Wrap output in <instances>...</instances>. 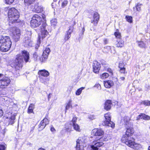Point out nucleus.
Returning <instances> with one entry per match:
<instances>
[{
    "mask_svg": "<svg viewBox=\"0 0 150 150\" xmlns=\"http://www.w3.org/2000/svg\"><path fill=\"white\" fill-rule=\"evenodd\" d=\"M22 54L23 56L20 54L18 55L17 56L15 60L16 68L18 69L21 68L22 67V64L23 62V57L26 62L29 61V53L25 50H23L22 51Z\"/></svg>",
    "mask_w": 150,
    "mask_h": 150,
    "instance_id": "obj_1",
    "label": "nucleus"
},
{
    "mask_svg": "<svg viewBox=\"0 0 150 150\" xmlns=\"http://www.w3.org/2000/svg\"><path fill=\"white\" fill-rule=\"evenodd\" d=\"M12 42L8 36H2L0 39V49L3 52H6L10 49Z\"/></svg>",
    "mask_w": 150,
    "mask_h": 150,
    "instance_id": "obj_2",
    "label": "nucleus"
},
{
    "mask_svg": "<svg viewBox=\"0 0 150 150\" xmlns=\"http://www.w3.org/2000/svg\"><path fill=\"white\" fill-rule=\"evenodd\" d=\"M19 16V13L15 8H12L9 10L8 17L9 23L19 22L20 20L18 19Z\"/></svg>",
    "mask_w": 150,
    "mask_h": 150,
    "instance_id": "obj_3",
    "label": "nucleus"
},
{
    "mask_svg": "<svg viewBox=\"0 0 150 150\" xmlns=\"http://www.w3.org/2000/svg\"><path fill=\"white\" fill-rule=\"evenodd\" d=\"M122 142L129 147L134 149H138L140 147V145L136 143L134 139L132 137H122Z\"/></svg>",
    "mask_w": 150,
    "mask_h": 150,
    "instance_id": "obj_4",
    "label": "nucleus"
},
{
    "mask_svg": "<svg viewBox=\"0 0 150 150\" xmlns=\"http://www.w3.org/2000/svg\"><path fill=\"white\" fill-rule=\"evenodd\" d=\"M47 26V25L46 23V22L43 21L41 27L40 35L38 38V44L37 46L35 47L36 48H38L39 46V45L40 44L41 41V38L42 39H44L47 36L48 34V32L46 29Z\"/></svg>",
    "mask_w": 150,
    "mask_h": 150,
    "instance_id": "obj_5",
    "label": "nucleus"
},
{
    "mask_svg": "<svg viewBox=\"0 0 150 150\" xmlns=\"http://www.w3.org/2000/svg\"><path fill=\"white\" fill-rule=\"evenodd\" d=\"M42 23L41 17L39 15H34L33 17L30 21V25L33 28L39 26Z\"/></svg>",
    "mask_w": 150,
    "mask_h": 150,
    "instance_id": "obj_6",
    "label": "nucleus"
},
{
    "mask_svg": "<svg viewBox=\"0 0 150 150\" xmlns=\"http://www.w3.org/2000/svg\"><path fill=\"white\" fill-rule=\"evenodd\" d=\"M10 31L11 32V36L12 38L15 42L19 40L21 35V32L20 29L15 27L12 28Z\"/></svg>",
    "mask_w": 150,
    "mask_h": 150,
    "instance_id": "obj_7",
    "label": "nucleus"
},
{
    "mask_svg": "<svg viewBox=\"0 0 150 150\" xmlns=\"http://www.w3.org/2000/svg\"><path fill=\"white\" fill-rule=\"evenodd\" d=\"M105 120L103 123V125L106 126L111 127L112 128L115 127V124L112 121H111V116L109 113H106L104 116Z\"/></svg>",
    "mask_w": 150,
    "mask_h": 150,
    "instance_id": "obj_8",
    "label": "nucleus"
},
{
    "mask_svg": "<svg viewBox=\"0 0 150 150\" xmlns=\"http://www.w3.org/2000/svg\"><path fill=\"white\" fill-rule=\"evenodd\" d=\"M86 140L85 137L79 138L76 141V150H80L86 146Z\"/></svg>",
    "mask_w": 150,
    "mask_h": 150,
    "instance_id": "obj_9",
    "label": "nucleus"
},
{
    "mask_svg": "<svg viewBox=\"0 0 150 150\" xmlns=\"http://www.w3.org/2000/svg\"><path fill=\"white\" fill-rule=\"evenodd\" d=\"M104 145V143L100 142L99 140L93 141L92 144L90 146L92 150H98L99 147L102 146Z\"/></svg>",
    "mask_w": 150,
    "mask_h": 150,
    "instance_id": "obj_10",
    "label": "nucleus"
},
{
    "mask_svg": "<svg viewBox=\"0 0 150 150\" xmlns=\"http://www.w3.org/2000/svg\"><path fill=\"white\" fill-rule=\"evenodd\" d=\"M10 82V79L7 77L0 80V88L3 89L6 88L9 84Z\"/></svg>",
    "mask_w": 150,
    "mask_h": 150,
    "instance_id": "obj_11",
    "label": "nucleus"
},
{
    "mask_svg": "<svg viewBox=\"0 0 150 150\" xmlns=\"http://www.w3.org/2000/svg\"><path fill=\"white\" fill-rule=\"evenodd\" d=\"M50 50L49 48H46L43 52L42 57L40 58V61L42 62H45L47 59Z\"/></svg>",
    "mask_w": 150,
    "mask_h": 150,
    "instance_id": "obj_12",
    "label": "nucleus"
},
{
    "mask_svg": "<svg viewBox=\"0 0 150 150\" xmlns=\"http://www.w3.org/2000/svg\"><path fill=\"white\" fill-rule=\"evenodd\" d=\"M32 8H33V11L38 13H40L43 11L42 6L38 3L36 4L34 6H32Z\"/></svg>",
    "mask_w": 150,
    "mask_h": 150,
    "instance_id": "obj_13",
    "label": "nucleus"
},
{
    "mask_svg": "<svg viewBox=\"0 0 150 150\" xmlns=\"http://www.w3.org/2000/svg\"><path fill=\"white\" fill-rule=\"evenodd\" d=\"M132 126L131 127L127 128L125 134L123 137H130L133 135L134 132L132 125Z\"/></svg>",
    "mask_w": 150,
    "mask_h": 150,
    "instance_id": "obj_14",
    "label": "nucleus"
},
{
    "mask_svg": "<svg viewBox=\"0 0 150 150\" xmlns=\"http://www.w3.org/2000/svg\"><path fill=\"white\" fill-rule=\"evenodd\" d=\"M93 71L96 73H98L100 68V64L97 61H94L93 63Z\"/></svg>",
    "mask_w": 150,
    "mask_h": 150,
    "instance_id": "obj_15",
    "label": "nucleus"
},
{
    "mask_svg": "<svg viewBox=\"0 0 150 150\" xmlns=\"http://www.w3.org/2000/svg\"><path fill=\"white\" fill-rule=\"evenodd\" d=\"M23 42L24 46L26 47H29L32 46V42H31L30 37H25L23 40Z\"/></svg>",
    "mask_w": 150,
    "mask_h": 150,
    "instance_id": "obj_16",
    "label": "nucleus"
},
{
    "mask_svg": "<svg viewBox=\"0 0 150 150\" xmlns=\"http://www.w3.org/2000/svg\"><path fill=\"white\" fill-rule=\"evenodd\" d=\"M49 123V120L46 118H45L40 122V124L39 125V128L40 130L43 129Z\"/></svg>",
    "mask_w": 150,
    "mask_h": 150,
    "instance_id": "obj_17",
    "label": "nucleus"
},
{
    "mask_svg": "<svg viewBox=\"0 0 150 150\" xmlns=\"http://www.w3.org/2000/svg\"><path fill=\"white\" fill-rule=\"evenodd\" d=\"M99 15L97 12H95L93 16V20H91V23L94 25H96L99 19Z\"/></svg>",
    "mask_w": 150,
    "mask_h": 150,
    "instance_id": "obj_18",
    "label": "nucleus"
},
{
    "mask_svg": "<svg viewBox=\"0 0 150 150\" xmlns=\"http://www.w3.org/2000/svg\"><path fill=\"white\" fill-rule=\"evenodd\" d=\"M92 134L95 136H101L104 134L103 131L100 129H95L92 132Z\"/></svg>",
    "mask_w": 150,
    "mask_h": 150,
    "instance_id": "obj_19",
    "label": "nucleus"
},
{
    "mask_svg": "<svg viewBox=\"0 0 150 150\" xmlns=\"http://www.w3.org/2000/svg\"><path fill=\"white\" fill-rule=\"evenodd\" d=\"M38 74L39 75V78L41 77V76L44 77H47L50 75L49 72L45 69L39 70L38 72Z\"/></svg>",
    "mask_w": 150,
    "mask_h": 150,
    "instance_id": "obj_20",
    "label": "nucleus"
},
{
    "mask_svg": "<svg viewBox=\"0 0 150 150\" xmlns=\"http://www.w3.org/2000/svg\"><path fill=\"white\" fill-rule=\"evenodd\" d=\"M104 86L107 88H110L113 86L114 83L113 81L110 80H108L104 82Z\"/></svg>",
    "mask_w": 150,
    "mask_h": 150,
    "instance_id": "obj_21",
    "label": "nucleus"
},
{
    "mask_svg": "<svg viewBox=\"0 0 150 150\" xmlns=\"http://www.w3.org/2000/svg\"><path fill=\"white\" fill-rule=\"evenodd\" d=\"M40 82L45 85H47L49 83L50 79L47 77H40Z\"/></svg>",
    "mask_w": 150,
    "mask_h": 150,
    "instance_id": "obj_22",
    "label": "nucleus"
},
{
    "mask_svg": "<svg viewBox=\"0 0 150 150\" xmlns=\"http://www.w3.org/2000/svg\"><path fill=\"white\" fill-rule=\"evenodd\" d=\"M111 104L112 103L111 100H107L105 103V109L107 110H109L111 108Z\"/></svg>",
    "mask_w": 150,
    "mask_h": 150,
    "instance_id": "obj_23",
    "label": "nucleus"
},
{
    "mask_svg": "<svg viewBox=\"0 0 150 150\" xmlns=\"http://www.w3.org/2000/svg\"><path fill=\"white\" fill-rule=\"evenodd\" d=\"M117 42L116 46L117 47H122L124 46L125 45L124 41L121 39L117 40Z\"/></svg>",
    "mask_w": 150,
    "mask_h": 150,
    "instance_id": "obj_24",
    "label": "nucleus"
},
{
    "mask_svg": "<svg viewBox=\"0 0 150 150\" xmlns=\"http://www.w3.org/2000/svg\"><path fill=\"white\" fill-rule=\"evenodd\" d=\"M73 31L72 28H70L67 32V34L66 35L65 37V40H68L71 37V34Z\"/></svg>",
    "mask_w": 150,
    "mask_h": 150,
    "instance_id": "obj_25",
    "label": "nucleus"
},
{
    "mask_svg": "<svg viewBox=\"0 0 150 150\" xmlns=\"http://www.w3.org/2000/svg\"><path fill=\"white\" fill-rule=\"evenodd\" d=\"M9 124L12 125L14 122V120L15 118V115L13 114L11 116V117H9Z\"/></svg>",
    "mask_w": 150,
    "mask_h": 150,
    "instance_id": "obj_26",
    "label": "nucleus"
},
{
    "mask_svg": "<svg viewBox=\"0 0 150 150\" xmlns=\"http://www.w3.org/2000/svg\"><path fill=\"white\" fill-rule=\"evenodd\" d=\"M35 105L33 104H31L28 108V113H33V110L34 108Z\"/></svg>",
    "mask_w": 150,
    "mask_h": 150,
    "instance_id": "obj_27",
    "label": "nucleus"
},
{
    "mask_svg": "<svg viewBox=\"0 0 150 150\" xmlns=\"http://www.w3.org/2000/svg\"><path fill=\"white\" fill-rule=\"evenodd\" d=\"M139 117H141V119L148 120H150V117L144 114H141L139 115Z\"/></svg>",
    "mask_w": 150,
    "mask_h": 150,
    "instance_id": "obj_28",
    "label": "nucleus"
},
{
    "mask_svg": "<svg viewBox=\"0 0 150 150\" xmlns=\"http://www.w3.org/2000/svg\"><path fill=\"white\" fill-rule=\"evenodd\" d=\"M114 35L117 38L121 39V33L118 30H117L115 33Z\"/></svg>",
    "mask_w": 150,
    "mask_h": 150,
    "instance_id": "obj_29",
    "label": "nucleus"
},
{
    "mask_svg": "<svg viewBox=\"0 0 150 150\" xmlns=\"http://www.w3.org/2000/svg\"><path fill=\"white\" fill-rule=\"evenodd\" d=\"M72 125L74 129L77 132H80L81 130L80 129V127L77 124H74V125Z\"/></svg>",
    "mask_w": 150,
    "mask_h": 150,
    "instance_id": "obj_30",
    "label": "nucleus"
},
{
    "mask_svg": "<svg viewBox=\"0 0 150 150\" xmlns=\"http://www.w3.org/2000/svg\"><path fill=\"white\" fill-rule=\"evenodd\" d=\"M138 44L139 46L142 48H145L146 47V44L142 41H138Z\"/></svg>",
    "mask_w": 150,
    "mask_h": 150,
    "instance_id": "obj_31",
    "label": "nucleus"
},
{
    "mask_svg": "<svg viewBox=\"0 0 150 150\" xmlns=\"http://www.w3.org/2000/svg\"><path fill=\"white\" fill-rule=\"evenodd\" d=\"M85 88L84 87H82L78 89L76 92V94L77 96L79 95L81 93L82 90Z\"/></svg>",
    "mask_w": 150,
    "mask_h": 150,
    "instance_id": "obj_32",
    "label": "nucleus"
},
{
    "mask_svg": "<svg viewBox=\"0 0 150 150\" xmlns=\"http://www.w3.org/2000/svg\"><path fill=\"white\" fill-rule=\"evenodd\" d=\"M109 76L108 74L105 73L101 74L100 76V77L102 79H104L108 78Z\"/></svg>",
    "mask_w": 150,
    "mask_h": 150,
    "instance_id": "obj_33",
    "label": "nucleus"
},
{
    "mask_svg": "<svg viewBox=\"0 0 150 150\" xmlns=\"http://www.w3.org/2000/svg\"><path fill=\"white\" fill-rule=\"evenodd\" d=\"M68 1L67 0H64L63 1L61 4V7L62 8L65 7L68 4Z\"/></svg>",
    "mask_w": 150,
    "mask_h": 150,
    "instance_id": "obj_34",
    "label": "nucleus"
},
{
    "mask_svg": "<svg viewBox=\"0 0 150 150\" xmlns=\"http://www.w3.org/2000/svg\"><path fill=\"white\" fill-rule=\"evenodd\" d=\"M51 25L53 27L55 26L57 23V20L56 19H54L51 21Z\"/></svg>",
    "mask_w": 150,
    "mask_h": 150,
    "instance_id": "obj_35",
    "label": "nucleus"
},
{
    "mask_svg": "<svg viewBox=\"0 0 150 150\" xmlns=\"http://www.w3.org/2000/svg\"><path fill=\"white\" fill-rule=\"evenodd\" d=\"M141 104L145 106H149L150 105V101L148 100L143 101L141 102Z\"/></svg>",
    "mask_w": 150,
    "mask_h": 150,
    "instance_id": "obj_36",
    "label": "nucleus"
},
{
    "mask_svg": "<svg viewBox=\"0 0 150 150\" xmlns=\"http://www.w3.org/2000/svg\"><path fill=\"white\" fill-rule=\"evenodd\" d=\"M70 107H72L71 105V100H69L68 103L67 104L66 107V110L68 109ZM65 112H66V111Z\"/></svg>",
    "mask_w": 150,
    "mask_h": 150,
    "instance_id": "obj_37",
    "label": "nucleus"
},
{
    "mask_svg": "<svg viewBox=\"0 0 150 150\" xmlns=\"http://www.w3.org/2000/svg\"><path fill=\"white\" fill-rule=\"evenodd\" d=\"M126 20L128 22L131 23L132 21V17L128 16H126L125 17Z\"/></svg>",
    "mask_w": 150,
    "mask_h": 150,
    "instance_id": "obj_38",
    "label": "nucleus"
},
{
    "mask_svg": "<svg viewBox=\"0 0 150 150\" xmlns=\"http://www.w3.org/2000/svg\"><path fill=\"white\" fill-rule=\"evenodd\" d=\"M142 4H138L136 6V10L137 11H140L141 10Z\"/></svg>",
    "mask_w": 150,
    "mask_h": 150,
    "instance_id": "obj_39",
    "label": "nucleus"
},
{
    "mask_svg": "<svg viewBox=\"0 0 150 150\" xmlns=\"http://www.w3.org/2000/svg\"><path fill=\"white\" fill-rule=\"evenodd\" d=\"M2 99L4 100L3 101H4L5 102V103H8V104H9V99L7 97H2Z\"/></svg>",
    "mask_w": 150,
    "mask_h": 150,
    "instance_id": "obj_40",
    "label": "nucleus"
},
{
    "mask_svg": "<svg viewBox=\"0 0 150 150\" xmlns=\"http://www.w3.org/2000/svg\"><path fill=\"white\" fill-rule=\"evenodd\" d=\"M35 0H24L25 3L27 4L28 5H30Z\"/></svg>",
    "mask_w": 150,
    "mask_h": 150,
    "instance_id": "obj_41",
    "label": "nucleus"
},
{
    "mask_svg": "<svg viewBox=\"0 0 150 150\" xmlns=\"http://www.w3.org/2000/svg\"><path fill=\"white\" fill-rule=\"evenodd\" d=\"M77 120V118L76 117H74L72 119L71 122L72 124H71V125H74V124H77L76 123V122Z\"/></svg>",
    "mask_w": 150,
    "mask_h": 150,
    "instance_id": "obj_42",
    "label": "nucleus"
},
{
    "mask_svg": "<svg viewBox=\"0 0 150 150\" xmlns=\"http://www.w3.org/2000/svg\"><path fill=\"white\" fill-rule=\"evenodd\" d=\"M124 121L126 123V124L127 125L129 120V118L128 117H124Z\"/></svg>",
    "mask_w": 150,
    "mask_h": 150,
    "instance_id": "obj_43",
    "label": "nucleus"
},
{
    "mask_svg": "<svg viewBox=\"0 0 150 150\" xmlns=\"http://www.w3.org/2000/svg\"><path fill=\"white\" fill-rule=\"evenodd\" d=\"M125 69L124 68H120V72L121 73L125 74Z\"/></svg>",
    "mask_w": 150,
    "mask_h": 150,
    "instance_id": "obj_44",
    "label": "nucleus"
},
{
    "mask_svg": "<svg viewBox=\"0 0 150 150\" xmlns=\"http://www.w3.org/2000/svg\"><path fill=\"white\" fill-rule=\"evenodd\" d=\"M124 63H120L119 64V67L120 68H122L124 67Z\"/></svg>",
    "mask_w": 150,
    "mask_h": 150,
    "instance_id": "obj_45",
    "label": "nucleus"
},
{
    "mask_svg": "<svg viewBox=\"0 0 150 150\" xmlns=\"http://www.w3.org/2000/svg\"><path fill=\"white\" fill-rule=\"evenodd\" d=\"M107 71L110 73V75H112V71L111 69L109 68H108L107 69Z\"/></svg>",
    "mask_w": 150,
    "mask_h": 150,
    "instance_id": "obj_46",
    "label": "nucleus"
},
{
    "mask_svg": "<svg viewBox=\"0 0 150 150\" xmlns=\"http://www.w3.org/2000/svg\"><path fill=\"white\" fill-rule=\"evenodd\" d=\"M89 118L91 120L94 119L95 118V116L93 115H90L88 116Z\"/></svg>",
    "mask_w": 150,
    "mask_h": 150,
    "instance_id": "obj_47",
    "label": "nucleus"
},
{
    "mask_svg": "<svg viewBox=\"0 0 150 150\" xmlns=\"http://www.w3.org/2000/svg\"><path fill=\"white\" fill-rule=\"evenodd\" d=\"M95 87L97 88L98 89H101L100 85L99 84H96L95 86Z\"/></svg>",
    "mask_w": 150,
    "mask_h": 150,
    "instance_id": "obj_48",
    "label": "nucleus"
},
{
    "mask_svg": "<svg viewBox=\"0 0 150 150\" xmlns=\"http://www.w3.org/2000/svg\"><path fill=\"white\" fill-rule=\"evenodd\" d=\"M5 146L4 145H0V150H5Z\"/></svg>",
    "mask_w": 150,
    "mask_h": 150,
    "instance_id": "obj_49",
    "label": "nucleus"
},
{
    "mask_svg": "<svg viewBox=\"0 0 150 150\" xmlns=\"http://www.w3.org/2000/svg\"><path fill=\"white\" fill-rule=\"evenodd\" d=\"M3 112L1 108L0 107V117L3 116Z\"/></svg>",
    "mask_w": 150,
    "mask_h": 150,
    "instance_id": "obj_50",
    "label": "nucleus"
},
{
    "mask_svg": "<svg viewBox=\"0 0 150 150\" xmlns=\"http://www.w3.org/2000/svg\"><path fill=\"white\" fill-rule=\"evenodd\" d=\"M33 57L35 59H37L38 57V55L36 54V53H35L33 54Z\"/></svg>",
    "mask_w": 150,
    "mask_h": 150,
    "instance_id": "obj_51",
    "label": "nucleus"
},
{
    "mask_svg": "<svg viewBox=\"0 0 150 150\" xmlns=\"http://www.w3.org/2000/svg\"><path fill=\"white\" fill-rule=\"evenodd\" d=\"M4 95L5 94L4 93L3 91H0V96H4Z\"/></svg>",
    "mask_w": 150,
    "mask_h": 150,
    "instance_id": "obj_52",
    "label": "nucleus"
},
{
    "mask_svg": "<svg viewBox=\"0 0 150 150\" xmlns=\"http://www.w3.org/2000/svg\"><path fill=\"white\" fill-rule=\"evenodd\" d=\"M51 131L52 132H54L55 131V130L53 127H51L50 129Z\"/></svg>",
    "mask_w": 150,
    "mask_h": 150,
    "instance_id": "obj_53",
    "label": "nucleus"
},
{
    "mask_svg": "<svg viewBox=\"0 0 150 150\" xmlns=\"http://www.w3.org/2000/svg\"><path fill=\"white\" fill-rule=\"evenodd\" d=\"M105 49H107L108 50H110L111 49V47L110 46H107L105 48Z\"/></svg>",
    "mask_w": 150,
    "mask_h": 150,
    "instance_id": "obj_54",
    "label": "nucleus"
},
{
    "mask_svg": "<svg viewBox=\"0 0 150 150\" xmlns=\"http://www.w3.org/2000/svg\"><path fill=\"white\" fill-rule=\"evenodd\" d=\"M120 80L124 81L125 79V78L124 77H120Z\"/></svg>",
    "mask_w": 150,
    "mask_h": 150,
    "instance_id": "obj_55",
    "label": "nucleus"
},
{
    "mask_svg": "<svg viewBox=\"0 0 150 150\" xmlns=\"http://www.w3.org/2000/svg\"><path fill=\"white\" fill-rule=\"evenodd\" d=\"M71 128H66V130L68 132H70L71 131Z\"/></svg>",
    "mask_w": 150,
    "mask_h": 150,
    "instance_id": "obj_56",
    "label": "nucleus"
},
{
    "mask_svg": "<svg viewBox=\"0 0 150 150\" xmlns=\"http://www.w3.org/2000/svg\"><path fill=\"white\" fill-rule=\"evenodd\" d=\"M107 40L106 39H105L104 40V42L105 43V44L107 43Z\"/></svg>",
    "mask_w": 150,
    "mask_h": 150,
    "instance_id": "obj_57",
    "label": "nucleus"
},
{
    "mask_svg": "<svg viewBox=\"0 0 150 150\" xmlns=\"http://www.w3.org/2000/svg\"><path fill=\"white\" fill-rule=\"evenodd\" d=\"M140 119H141V117H139V115L137 117V120H139Z\"/></svg>",
    "mask_w": 150,
    "mask_h": 150,
    "instance_id": "obj_58",
    "label": "nucleus"
},
{
    "mask_svg": "<svg viewBox=\"0 0 150 150\" xmlns=\"http://www.w3.org/2000/svg\"><path fill=\"white\" fill-rule=\"evenodd\" d=\"M38 150H45L42 148H40Z\"/></svg>",
    "mask_w": 150,
    "mask_h": 150,
    "instance_id": "obj_59",
    "label": "nucleus"
},
{
    "mask_svg": "<svg viewBox=\"0 0 150 150\" xmlns=\"http://www.w3.org/2000/svg\"><path fill=\"white\" fill-rule=\"evenodd\" d=\"M85 30L84 28H83L82 29V31L83 32V33L84 32Z\"/></svg>",
    "mask_w": 150,
    "mask_h": 150,
    "instance_id": "obj_60",
    "label": "nucleus"
},
{
    "mask_svg": "<svg viewBox=\"0 0 150 150\" xmlns=\"http://www.w3.org/2000/svg\"><path fill=\"white\" fill-rule=\"evenodd\" d=\"M84 147H82V149L81 148V149L80 150H84Z\"/></svg>",
    "mask_w": 150,
    "mask_h": 150,
    "instance_id": "obj_61",
    "label": "nucleus"
},
{
    "mask_svg": "<svg viewBox=\"0 0 150 150\" xmlns=\"http://www.w3.org/2000/svg\"><path fill=\"white\" fill-rule=\"evenodd\" d=\"M43 17V19L44 20L45 19V15H43V16H42Z\"/></svg>",
    "mask_w": 150,
    "mask_h": 150,
    "instance_id": "obj_62",
    "label": "nucleus"
},
{
    "mask_svg": "<svg viewBox=\"0 0 150 150\" xmlns=\"http://www.w3.org/2000/svg\"><path fill=\"white\" fill-rule=\"evenodd\" d=\"M3 76V74H0V78H1Z\"/></svg>",
    "mask_w": 150,
    "mask_h": 150,
    "instance_id": "obj_63",
    "label": "nucleus"
},
{
    "mask_svg": "<svg viewBox=\"0 0 150 150\" xmlns=\"http://www.w3.org/2000/svg\"><path fill=\"white\" fill-rule=\"evenodd\" d=\"M148 150H150V146H149L148 147Z\"/></svg>",
    "mask_w": 150,
    "mask_h": 150,
    "instance_id": "obj_64",
    "label": "nucleus"
}]
</instances>
